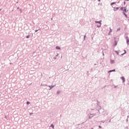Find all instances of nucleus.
<instances>
[{
    "mask_svg": "<svg viewBox=\"0 0 129 129\" xmlns=\"http://www.w3.org/2000/svg\"><path fill=\"white\" fill-rule=\"evenodd\" d=\"M126 43L127 45H129V39L127 37L126 38Z\"/></svg>",
    "mask_w": 129,
    "mask_h": 129,
    "instance_id": "1",
    "label": "nucleus"
},
{
    "mask_svg": "<svg viewBox=\"0 0 129 129\" xmlns=\"http://www.w3.org/2000/svg\"><path fill=\"white\" fill-rule=\"evenodd\" d=\"M113 71H115V70L110 71L109 72H113Z\"/></svg>",
    "mask_w": 129,
    "mask_h": 129,
    "instance_id": "8",
    "label": "nucleus"
},
{
    "mask_svg": "<svg viewBox=\"0 0 129 129\" xmlns=\"http://www.w3.org/2000/svg\"><path fill=\"white\" fill-rule=\"evenodd\" d=\"M114 4H115V3H111V6H112V5H114Z\"/></svg>",
    "mask_w": 129,
    "mask_h": 129,
    "instance_id": "6",
    "label": "nucleus"
},
{
    "mask_svg": "<svg viewBox=\"0 0 129 129\" xmlns=\"http://www.w3.org/2000/svg\"><path fill=\"white\" fill-rule=\"evenodd\" d=\"M96 23H99V22H97Z\"/></svg>",
    "mask_w": 129,
    "mask_h": 129,
    "instance_id": "15",
    "label": "nucleus"
},
{
    "mask_svg": "<svg viewBox=\"0 0 129 129\" xmlns=\"http://www.w3.org/2000/svg\"><path fill=\"white\" fill-rule=\"evenodd\" d=\"M51 126H52V128H54V125L53 124H51Z\"/></svg>",
    "mask_w": 129,
    "mask_h": 129,
    "instance_id": "7",
    "label": "nucleus"
},
{
    "mask_svg": "<svg viewBox=\"0 0 129 129\" xmlns=\"http://www.w3.org/2000/svg\"><path fill=\"white\" fill-rule=\"evenodd\" d=\"M114 46H116L117 45V42H116V41H114Z\"/></svg>",
    "mask_w": 129,
    "mask_h": 129,
    "instance_id": "4",
    "label": "nucleus"
},
{
    "mask_svg": "<svg viewBox=\"0 0 129 129\" xmlns=\"http://www.w3.org/2000/svg\"><path fill=\"white\" fill-rule=\"evenodd\" d=\"M56 49H57V50H60L61 48L59 46H56Z\"/></svg>",
    "mask_w": 129,
    "mask_h": 129,
    "instance_id": "5",
    "label": "nucleus"
},
{
    "mask_svg": "<svg viewBox=\"0 0 129 129\" xmlns=\"http://www.w3.org/2000/svg\"><path fill=\"white\" fill-rule=\"evenodd\" d=\"M126 1H129V0H126Z\"/></svg>",
    "mask_w": 129,
    "mask_h": 129,
    "instance_id": "16",
    "label": "nucleus"
},
{
    "mask_svg": "<svg viewBox=\"0 0 129 129\" xmlns=\"http://www.w3.org/2000/svg\"><path fill=\"white\" fill-rule=\"evenodd\" d=\"M29 37H30V36H27L26 37V38H29Z\"/></svg>",
    "mask_w": 129,
    "mask_h": 129,
    "instance_id": "11",
    "label": "nucleus"
},
{
    "mask_svg": "<svg viewBox=\"0 0 129 129\" xmlns=\"http://www.w3.org/2000/svg\"><path fill=\"white\" fill-rule=\"evenodd\" d=\"M99 128H101V126H99Z\"/></svg>",
    "mask_w": 129,
    "mask_h": 129,
    "instance_id": "12",
    "label": "nucleus"
},
{
    "mask_svg": "<svg viewBox=\"0 0 129 129\" xmlns=\"http://www.w3.org/2000/svg\"><path fill=\"white\" fill-rule=\"evenodd\" d=\"M100 0H98L99 2H100Z\"/></svg>",
    "mask_w": 129,
    "mask_h": 129,
    "instance_id": "14",
    "label": "nucleus"
},
{
    "mask_svg": "<svg viewBox=\"0 0 129 129\" xmlns=\"http://www.w3.org/2000/svg\"><path fill=\"white\" fill-rule=\"evenodd\" d=\"M30 103H31V102H27V104H30Z\"/></svg>",
    "mask_w": 129,
    "mask_h": 129,
    "instance_id": "10",
    "label": "nucleus"
},
{
    "mask_svg": "<svg viewBox=\"0 0 129 129\" xmlns=\"http://www.w3.org/2000/svg\"><path fill=\"white\" fill-rule=\"evenodd\" d=\"M35 32H38V30H35Z\"/></svg>",
    "mask_w": 129,
    "mask_h": 129,
    "instance_id": "13",
    "label": "nucleus"
},
{
    "mask_svg": "<svg viewBox=\"0 0 129 129\" xmlns=\"http://www.w3.org/2000/svg\"><path fill=\"white\" fill-rule=\"evenodd\" d=\"M121 80H122L123 82H124L125 79H124V78L123 77H121Z\"/></svg>",
    "mask_w": 129,
    "mask_h": 129,
    "instance_id": "3",
    "label": "nucleus"
},
{
    "mask_svg": "<svg viewBox=\"0 0 129 129\" xmlns=\"http://www.w3.org/2000/svg\"><path fill=\"white\" fill-rule=\"evenodd\" d=\"M110 63L113 64V63H114V60L110 59Z\"/></svg>",
    "mask_w": 129,
    "mask_h": 129,
    "instance_id": "2",
    "label": "nucleus"
},
{
    "mask_svg": "<svg viewBox=\"0 0 129 129\" xmlns=\"http://www.w3.org/2000/svg\"><path fill=\"white\" fill-rule=\"evenodd\" d=\"M124 12H125V13H126V12H127V10L126 11V9H125L124 10Z\"/></svg>",
    "mask_w": 129,
    "mask_h": 129,
    "instance_id": "9",
    "label": "nucleus"
},
{
    "mask_svg": "<svg viewBox=\"0 0 129 129\" xmlns=\"http://www.w3.org/2000/svg\"><path fill=\"white\" fill-rule=\"evenodd\" d=\"M92 129H93V128H92Z\"/></svg>",
    "mask_w": 129,
    "mask_h": 129,
    "instance_id": "17",
    "label": "nucleus"
}]
</instances>
